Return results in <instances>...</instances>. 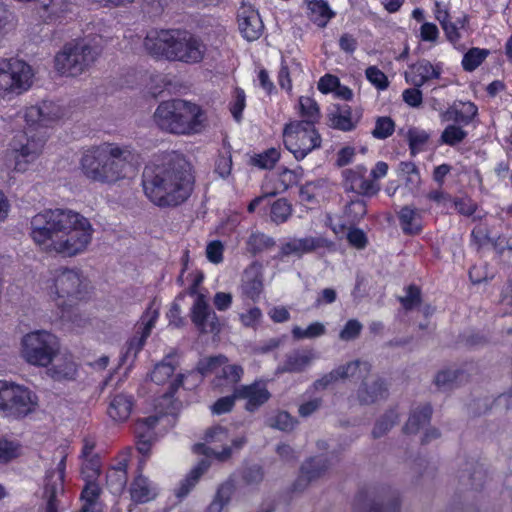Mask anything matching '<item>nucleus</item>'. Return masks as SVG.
<instances>
[{
	"label": "nucleus",
	"instance_id": "f257e3e1",
	"mask_svg": "<svg viewBox=\"0 0 512 512\" xmlns=\"http://www.w3.org/2000/svg\"><path fill=\"white\" fill-rule=\"evenodd\" d=\"M87 218L69 209H46L31 219L30 236L47 252L73 257L84 252L92 240Z\"/></svg>",
	"mask_w": 512,
	"mask_h": 512
},
{
	"label": "nucleus",
	"instance_id": "f03ea898",
	"mask_svg": "<svg viewBox=\"0 0 512 512\" xmlns=\"http://www.w3.org/2000/svg\"><path fill=\"white\" fill-rule=\"evenodd\" d=\"M195 185L192 166L179 155L158 165H146L142 174L145 197L159 208H175L186 202Z\"/></svg>",
	"mask_w": 512,
	"mask_h": 512
},
{
	"label": "nucleus",
	"instance_id": "7ed1b4c3",
	"mask_svg": "<svg viewBox=\"0 0 512 512\" xmlns=\"http://www.w3.org/2000/svg\"><path fill=\"white\" fill-rule=\"evenodd\" d=\"M145 52L153 59L180 62L187 65L201 63L207 46L197 35L185 29H152L143 40Z\"/></svg>",
	"mask_w": 512,
	"mask_h": 512
},
{
	"label": "nucleus",
	"instance_id": "20e7f679",
	"mask_svg": "<svg viewBox=\"0 0 512 512\" xmlns=\"http://www.w3.org/2000/svg\"><path fill=\"white\" fill-rule=\"evenodd\" d=\"M61 117L59 107L52 102L44 101L42 105L26 107L24 120L27 130L15 135L10 144L14 152L15 171L25 172L28 169L46 143L45 129Z\"/></svg>",
	"mask_w": 512,
	"mask_h": 512
},
{
	"label": "nucleus",
	"instance_id": "39448f33",
	"mask_svg": "<svg viewBox=\"0 0 512 512\" xmlns=\"http://www.w3.org/2000/svg\"><path fill=\"white\" fill-rule=\"evenodd\" d=\"M129 154L115 143L93 146L83 152L80 170L91 182L111 185L126 178Z\"/></svg>",
	"mask_w": 512,
	"mask_h": 512
},
{
	"label": "nucleus",
	"instance_id": "423d86ee",
	"mask_svg": "<svg viewBox=\"0 0 512 512\" xmlns=\"http://www.w3.org/2000/svg\"><path fill=\"white\" fill-rule=\"evenodd\" d=\"M156 125L165 132L175 135L200 133L206 122L203 108L183 99L162 101L154 113Z\"/></svg>",
	"mask_w": 512,
	"mask_h": 512
},
{
	"label": "nucleus",
	"instance_id": "0eeeda50",
	"mask_svg": "<svg viewBox=\"0 0 512 512\" xmlns=\"http://www.w3.org/2000/svg\"><path fill=\"white\" fill-rule=\"evenodd\" d=\"M48 289L50 297L60 310L61 318L70 319L72 309L90 298L88 283L77 269H55Z\"/></svg>",
	"mask_w": 512,
	"mask_h": 512
},
{
	"label": "nucleus",
	"instance_id": "6e6552de",
	"mask_svg": "<svg viewBox=\"0 0 512 512\" xmlns=\"http://www.w3.org/2000/svg\"><path fill=\"white\" fill-rule=\"evenodd\" d=\"M21 346L24 360L36 367H48L60 350L58 337L46 330L27 333L22 338Z\"/></svg>",
	"mask_w": 512,
	"mask_h": 512
},
{
	"label": "nucleus",
	"instance_id": "1a4fd4ad",
	"mask_svg": "<svg viewBox=\"0 0 512 512\" xmlns=\"http://www.w3.org/2000/svg\"><path fill=\"white\" fill-rule=\"evenodd\" d=\"M96 56L95 49L83 41L69 42L55 55V69L62 76L76 77L96 60Z\"/></svg>",
	"mask_w": 512,
	"mask_h": 512
},
{
	"label": "nucleus",
	"instance_id": "9d476101",
	"mask_svg": "<svg viewBox=\"0 0 512 512\" xmlns=\"http://www.w3.org/2000/svg\"><path fill=\"white\" fill-rule=\"evenodd\" d=\"M38 404V397L29 388L2 381L0 411L7 417L22 419L32 413Z\"/></svg>",
	"mask_w": 512,
	"mask_h": 512
},
{
	"label": "nucleus",
	"instance_id": "9b49d317",
	"mask_svg": "<svg viewBox=\"0 0 512 512\" xmlns=\"http://www.w3.org/2000/svg\"><path fill=\"white\" fill-rule=\"evenodd\" d=\"M353 512H399L400 499L390 487H369L360 490L352 502Z\"/></svg>",
	"mask_w": 512,
	"mask_h": 512
},
{
	"label": "nucleus",
	"instance_id": "f8f14e48",
	"mask_svg": "<svg viewBox=\"0 0 512 512\" xmlns=\"http://www.w3.org/2000/svg\"><path fill=\"white\" fill-rule=\"evenodd\" d=\"M283 143L297 160H301L320 146V134L316 127L289 121L283 128Z\"/></svg>",
	"mask_w": 512,
	"mask_h": 512
},
{
	"label": "nucleus",
	"instance_id": "ddd939ff",
	"mask_svg": "<svg viewBox=\"0 0 512 512\" xmlns=\"http://www.w3.org/2000/svg\"><path fill=\"white\" fill-rule=\"evenodd\" d=\"M33 70L24 60L0 59V91L21 94L32 85Z\"/></svg>",
	"mask_w": 512,
	"mask_h": 512
},
{
	"label": "nucleus",
	"instance_id": "4468645a",
	"mask_svg": "<svg viewBox=\"0 0 512 512\" xmlns=\"http://www.w3.org/2000/svg\"><path fill=\"white\" fill-rule=\"evenodd\" d=\"M200 280L195 279L186 291L189 296H195L190 309L191 322L201 334L219 333L221 325L217 314L210 308L206 296L198 292Z\"/></svg>",
	"mask_w": 512,
	"mask_h": 512
},
{
	"label": "nucleus",
	"instance_id": "2eb2a0df",
	"mask_svg": "<svg viewBox=\"0 0 512 512\" xmlns=\"http://www.w3.org/2000/svg\"><path fill=\"white\" fill-rule=\"evenodd\" d=\"M235 397H238V400H245L244 409L254 413L269 401L271 393L265 382L255 380L250 384H240L235 387Z\"/></svg>",
	"mask_w": 512,
	"mask_h": 512
},
{
	"label": "nucleus",
	"instance_id": "dca6fc26",
	"mask_svg": "<svg viewBox=\"0 0 512 512\" xmlns=\"http://www.w3.org/2000/svg\"><path fill=\"white\" fill-rule=\"evenodd\" d=\"M366 173L367 168L363 165L344 170L345 189L362 196L370 197L376 195L380 190V186L374 180L366 179Z\"/></svg>",
	"mask_w": 512,
	"mask_h": 512
},
{
	"label": "nucleus",
	"instance_id": "f3484780",
	"mask_svg": "<svg viewBox=\"0 0 512 512\" xmlns=\"http://www.w3.org/2000/svg\"><path fill=\"white\" fill-rule=\"evenodd\" d=\"M160 418L156 415L138 419L134 425L137 451L146 459L151 452L153 442L156 439L155 429Z\"/></svg>",
	"mask_w": 512,
	"mask_h": 512
},
{
	"label": "nucleus",
	"instance_id": "a211bd4d",
	"mask_svg": "<svg viewBox=\"0 0 512 512\" xmlns=\"http://www.w3.org/2000/svg\"><path fill=\"white\" fill-rule=\"evenodd\" d=\"M158 316V311L152 310L151 307H148L145 310V312L141 316V321L143 324L141 332L139 335L137 333L127 341L126 350L122 356V362H125L130 355H133L134 358L137 357L138 353L143 349L147 341V338L150 336L152 328L155 326Z\"/></svg>",
	"mask_w": 512,
	"mask_h": 512
},
{
	"label": "nucleus",
	"instance_id": "6ab92c4d",
	"mask_svg": "<svg viewBox=\"0 0 512 512\" xmlns=\"http://www.w3.org/2000/svg\"><path fill=\"white\" fill-rule=\"evenodd\" d=\"M238 28L241 36L249 42L258 40L264 29L259 12L252 6H243L237 14Z\"/></svg>",
	"mask_w": 512,
	"mask_h": 512
},
{
	"label": "nucleus",
	"instance_id": "aec40b11",
	"mask_svg": "<svg viewBox=\"0 0 512 512\" xmlns=\"http://www.w3.org/2000/svg\"><path fill=\"white\" fill-rule=\"evenodd\" d=\"M264 290L263 275L258 267L250 265L244 270L240 285L241 297L258 302Z\"/></svg>",
	"mask_w": 512,
	"mask_h": 512
},
{
	"label": "nucleus",
	"instance_id": "412c9836",
	"mask_svg": "<svg viewBox=\"0 0 512 512\" xmlns=\"http://www.w3.org/2000/svg\"><path fill=\"white\" fill-rule=\"evenodd\" d=\"M244 375V369L238 364H224L220 367L217 374L211 381V386L214 390L224 392L229 389H235L240 385Z\"/></svg>",
	"mask_w": 512,
	"mask_h": 512
},
{
	"label": "nucleus",
	"instance_id": "4be33fe9",
	"mask_svg": "<svg viewBox=\"0 0 512 512\" xmlns=\"http://www.w3.org/2000/svg\"><path fill=\"white\" fill-rule=\"evenodd\" d=\"M145 462L146 459L140 461L138 467L139 474L133 479L129 488L131 500L136 504H144L152 501L158 495L156 487L147 477L142 475Z\"/></svg>",
	"mask_w": 512,
	"mask_h": 512
},
{
	"label": "nucleus",
	"instance_id": "5701e85b",
	"mask_svg": "<svg viewBox=\"0 0 512 512\" xmlns=\"http://www.w3.org/2000/svg\"><path fill=\"white\" fill-rule=\"evenodd\" d=\"M371 365L366 361L354 360L341 365L322 377V386H327L339 379H347L351 377H365L369 374Z\"/></svg>",
	"mask_w": 512,
	"mask_h": 512
},
{
	"label": "nucleus",
	"instance_id": "b1692460",
	"mask_svg": "<svg viewBox=\"0 0 512 512\" xmlns=\"http://www.w3.org/2000/svg\"><path fill=\"white\" fill-rule=\"evenodd\" d=\"M405 73V79L415 87H421L431 79H438L441 75V67L434 66L430 61L422 59L409 67Z\"/></svg>",
	"mask_w": 512,
	"mask_h": 512
},
{
	"label": "nucleus",
	"instance_id": "393cba45",
	"mask_svg": "<svg viewBox=\"0 0 512 512\" xmlns=\"http://www.w3.org/2000/svg\"><path fill=\"white\" fill-rule=\"evenodd\" d=\"M135 405L134 397L126 393H115L110 396L107 407L108 416L115 422H125L130 417Z\"/></svg>",
	"mask_w": 512,
	"mask_h": 512
},
{
	"label": "nucleus",
	"instance_id": "a878e982",
	"mask_svg": "<svg viewBox=\"0 0 512 512\" xmlns=\"http://www.w3.org/2000/svg\"><path fill=\"white\" fill-rule=\"evenodd\" d=\"M320 245V239L313 237L292 238L283 242L276 258L283 259L289 256L301 257L315 250Z\"/></svg>",
	"mask_w": 512,
	"mask_h": 512
},
{
	"label": "nucleus",
	"instance_id": "bb28decb",
	"mask_svg": "<svg viewBox=\"0 0 512 512\" xmlns=\"http://www.w3.org/2000/svg\"><path fill=\"white\" fill-rule=\"evenodd\" d=\"M295 113L299 120H291L309 127H316L320 120V107L317 101L308 96H300L298 102L294 106Z\"/></svg>",
	"mask_w": 512,
	"mask_h": 512
},
{
	"label": "nucleus",
	"instance_id": "cd10ccee",
	"mask_svg": "<svg viewBox=\"0 0 512 512\" xmlns=\"http://www.w3.org/2000/svg\"><path fill=\"white\" fill-rule=\"evenodd\" d=\"M298 182V174L293 170L284 168L270 177L263 185V189L266 191V195L275 196L287 191Z\"/></svg>",
	"mask_w": 512,
	"mask_h": 512
},
{
	"label": "nucleus",
	"instance_id": "c85d7f7f",
	"mask_svg": "<svg viewBox=\"0 0 512 512\" xmlns=\"http://www.w3.org/2000/svg\"><path fill=\"white\" fill-rule=\"evenodd\" d=\"M388 389L385 382L377 377L371 381L363 380L358 389L357 396L361 404H373L378 400L385 399Z\"/></svg>",
	"mask_w": 512,
	"mask_h": 512
},
{
	"label": "nucleus",
	"instance_id": "c756f323",
	"mask_svg": "<svg viewBox=\"0 0 512 512\" xmlns=\"http://www.w3.org/2000/svg\"><path fill=\"white\" fill-rule=\"evenodd\" d=\"M320 477V458L313 456L301 465L300 473L291 487V492H301L314 480Z\"/></svg>",
	"mask_w": 512,
	"mask_h": 512
},
{
	"label": "nucleus",
	"instance_id": "7c9ffc66",
	"mask_svg": "<svg viewBox=\"0 0 512 512\" xmlns=\"http://www.w3.org/2000/svg\"><path fill=\"white\" fill-rule=\"evenodd\" d=\"M314 359L315 354L312 352V350H295L286 356L281 370L290 373L302 372L311 364L312 360Z\"/></svg>",
	"mask_w": 512,
	"mask_h": 512
},
{
	"label": "nucleus",
	"instance_id": "2f4dec72",
	"mask_svg": "<svg viewBox=\"0 0 512 512\" xmlns=\"http://www.w3.org/2000/svg\"><path fill=\"white\" fill-rule=\"evenodd\" d=\"M209 461L202 459L195 467H193L186 477L180 482L175 491V495L179 499L185 498L191 490L196 486L201 476L208 470Z\"/></svg>",
	"mask_w": 512,
	"mask_h": 512
},
{
	"label": "nucleus",
	"instance_id": "473e14b6",
	"mask_svg": "<svg viewBox=\"0 0 512 512\" xmlns=\"http://www.w3.org/2000/svg\"><path fill=\"white\" fill-rule=\"evenodd\" d=\"M276 245L273 237L262 231H252L246 239L245 249L251 256L260 255L263 252L271 250Z\"/></svg>",
	"mask_w": 512,
	"mask_h": 512
},
{
	"label": "nucleus",
	"instance_id": "72a5a7b5",
	"mask_svg": "<svg viewBox=\"0 0 512 512\" xmlns=\"http://www.w3.org/2000/svg\"><path fill=\"white\" fill-rule=\"evenodd\" d=\"M432 407L430 404H424L416 408L409 416L408 421L403 427L406 434H416L423 426L429 424L432 416Z\"/></svg>",
	"mask_w": 512,
	"mask_h": 512
},
{
	"label": "nucleus",
	"instance_id": "f704fd0d",
	"mask_svg": "<svg viewBox=\"0 0 512 512\" xmlns=\"http://www.w3.org/2000/svg\"><path fill=\"white\" fill-rule=\"evenodd\" d=\"M477 107L472 102L462 103L461 109L449 108L442 113L443 121H453L458 124L468 125L477 115Z\"/></svg>",
	"mask_w": 512,
	"mask_h": 512
},
{
	"label": "nucleus",
	"instance_id": "c9c22d12",
	"mask_svg": "<svg viewBox=\"0 0 512 512\" xmlns=\"http://www.w3.org/2000/svg\"><path fill=\"white\" fill-rule=\"evenodd\" d=\"M398 218L402 231L407 235L419 234L422 226L419 222L420 215L416 209L410 206H404L398 213Z\"/></svg>",
	"mask_w": 512,
	"mask_h": 512
},
{
	"label": "nucleus",
	"instance_id": "e433bc0d",
	"mask_svg": "<svg viewBox=\"0 0 512 512\" xmlns=\"http://www.w3.org/2000/svg\"><path fill=\"white\" fill-rule=\"evenodd\" d=\"M281 152L279 148L271 147L263 152L255 153L250 157V165L262 170H271L279 162Z\"/></svg>",
	"mask_w": 512,
	"mask_h": 512
},
{
	"label": "nucleus",
	"instance_id": "4c0bfd02",
	"mask_svg": "<svg viewBox=\"0 0 512 512\" xmlns=\"http://www.w3.org/2000/svg\"><path fill=\"white\" fill-rule=\"evenodd\" d=\"M49 376L55 381H72L78 374L77 364L71 359L53 365L48 369Z\"/></svg>",
	"mask_w": 512,
	"mask_h": 512
},
{
	"label": "nucleus",
	"instance_id": "58836bf2",
	"mask_svg": "<svg viewBox=\"0 0 512 512\" xmlns=\"http://www.w3.org/2000/svg\"><path fill=\"white\" fill-rule=\"evenodd\" d=\"M292 204L286 198H279L270 204L269 218L276 225L286 223L292 216Z\"/></svg>",
	"mask_w": 512,
	"mask_h": 512
},
{
	"label": "nucleus",
	"instance_id": "ea45409f",
	"mask_svg": "<svg viewBox=\"0 0 512 512\" xmlns=\"http://www.w3.org/2000/svg\"><path fill=\"white\" fill-rule=\"evenodd\" d=\"M234 491V484L232 481L222 483L216 492V495L205 512H222L223 508L230 502L231 496Z\"/></svg>",
	"mask_w": 512,
	"mask_h": 512
},
{
	"label": "nucleus",
	"instance_id": "a19ab883",
	"mask_svg": "<svg viewBox=\"0 0 512 512\" xmlns=\"http://www.w3.org/2000/svg\"><path fill=\"white\" fill-rule=\"evenodd\" d=\"M231 145L228 141L224 140L222 150L219 152L215 160L214 172L222 178H227L232 170V153Z\"/></svg>",
	"mask_w": 512,
	"mask_h": 512
},
{
	"label": "nucleus",
	"instance_id": "79ce46f5",
	"mask_svg": "<svg viewBox=\"0 0 512 512\" xmlns=\"http://www.w3.org/2000/svg\"><path fill=\"white\" fill-rule=\"evenodd\" d=\"M227 362L228 358L225 355L209 356L198 361L196 370L202 377H206L210 374L216 375L220 367Z\"/></svg>",
	"mask_w": 512,
	"mask_h": 512
},
{
	"label": "nucleus",
	"instance_id": "37998d69",
	"mask_svg": "<svg viewBox=\"0 0 512 512\" xmlns=\"http://www.w3.org/2000/svg\"><path fill=\"white\" fill-rule=\"evenodd\" d=\"M330 126L342 131H351L354 129V124L351 120V111L348 105L338 107L335 113L328 115Z\"/></svg>",
	"mask_w": 512,
	"mask_h": 512
},
{
	"label": "nucleus",
	"instance_id": "c03bdc74",
	"mask_svg": "<svg viewBox=\"0 0 512 512\" xmlns=\"http://www.w3.org/2000/svg\"><path fill=\"white\" fill-rule=\"evenodd\" d=\"M409 144L411 155L415 156L418 152L424 149V146L429 141L430 135L425 130L411 127L406 134Z\"/></svg>",
	"mask_w": 512,
	"mask_h": 512
},
{
	"label": "nucleus",
	"instance_id": "a18cd8bd",
	"mask_svg": "<svg viewBox=\"0 0 512 512\" xmlns=\"http://www.w3.org/2000/svg\"><path fill=\"white\" fill-rule=\"evenodd\" d=\"M469 469H466L460 475V480L469 484L472 489H479L483 486L486 479V472L482 465L471 464Z\"/></svg>",
	"mask_w": 512,
	"mask_h": 512
},
{
	"label": "nucleus",
	"instance_id": "49530a36",
	"mask_svg": "<svg viewBox=\"0 0 512 512\" xmlns=\"http://www.w3.org/2000/svg\"><path fill=\"white\" fill-rule=\"evenodd\" d=\"M320 193L319 181L306 182L300 187L299 199L300 203L311 209L318 203V195Z\"/></svg>",
	"mask_w": 512,
	"mask_h": 512
},
{
	"label": "nucleus",
	"instance_id": "de8ad7c7",
	"mask_svg": "<svg viewBox=\"0 0 512 512\" xmlns=\"http://www.w3.org/2000/svg\"><path fill=\"white\" fill-rule=\"evenodd\" d=\"M81 476L83 480H98L101 474L102 462L98 454L82 458Z\"/></svg>",
	"mask_w": 512,
	"mask_h": 512
},
{
	"label": "nucleus",
	"instance_id": "09e8293b",
	"mask_svg": "<svg viewBox=\"0 0 512 512\" xmlns=\"http://www.w3.org/2000/svg\"><path fill=\"white\" fill-rule=\"evenodd\" d=\"M128 475L123 470L109 468L106 473V486L112 494H121L126 487Z\"/></svg>",
	"mask_w": 512,
	"mask_h": 512
},
{
	"label": "nucleus",
	"instance_id": "8fccbe9b",
	"mask_svg": "<svg viewBox=\"0 0 512 512\" xmlns=\"http://www.w3.org/2000/svg\"><path fill=\"white\" fill-rule=\"evenodd\" d=\"M399 416L395 410L387 411L383 416H381L372 430L373 438H380L384 436L397 422Z\"/></svg>",
	"mask_w": 512,
	"mask_h": 512
},
{
	"label": "nucleus",
	"instance_id": "3c124183",
	"mask_svg": "<svg viewBox=\"0 0 512 512\" xmlns=\"http://www.w3.org/2000/svg\"><path fill=\"white\" fill-rule=\"evenodd\" d=\"M489 50L480 48H471L462 59V66L465 71L472 72L486 59Z\"/></svg>",
	"mask_w": 512,
	"mask_h": 512
},
{
	"label": "nucleus",
	"instance_id": "603ef678",
	"mask_svg": "<svg viewBox=\"0 0 512 512\" xmlns=\"http://www.w3.org/2000/svg\"><path fill=\"white\" fill-rule=\"evenodd\" d=\"M246 107V94L245 91L236 87L233 90L232 100L229 103V111L236 122H240L243 118V111Z\"/></svg>",
	"mask_w": 512,
	"mask_h": 512
},
{
	"label": "nucleus",
	"instance_id": "864d4df0",
	"mask_svg": "<svg viewBox=\"0 0 512 512\" xmlns=\"http://www.w3.org/2000/svg\"><path fill=\"white\" fill-rule=\"evenodd\" d=\"M492 246L500 258L512 265V235H500L493 239Z\"/></svg>",
	"mask_w": 512,
	"mask_h": 512
},
{
	"label": "nucleus",
	"instance_id": "5fc2aeb1",
	"mask_svg": "<svg viewBox=\"0 0 512 512\" xmlns=\"http://www.w3.org/2000/svg\"><path fill=\"white\" fill-rule=\"evenodd\" d=\"M242 481L247 486H257L264 479V469L261 465L252 464L245 466L240 472Z\"/></svg>",
	"mask_w": 512,
	"mask_h": 512
},
{
	"label": "nucleus",
	"instance_id": "6e6d98bb",
	"mask_svg": "<svg viewBox=\"0 0 512 512\" xmlns=\"http://www.w3.org/2000/svg\"><path fill=\"white\" fill-rule=\"evenodd\" d=\"M405 291L406 295L399 297L398 300L406 311H410L421 304L422 293L421 289L414 284H411L408 287H406Z\"/></svg>",
	"mask_w": 512,
	"mask_h": 512
},
{
	"label": "nucleus",
	"instance_id": "4d7b16f0",
	"mask_svg": "<svg viewBox=\"0 0 512 512\" xmlns=\"http://www.w3.org/2000/svg\"><path fill=\"white\" fill-rule=\"evenodd\" d=\"M299 9L301 17L320 27V0H303Z\"/></svg>",
	"mask_w": 512,
	"mask_h": 512
},
{
	"label": "nucleus",
	"instance_id": "13d9d810",
	"mask_svg": "<svg viewBox=\"0 0 512 512\" xmlns=\"http://www.w3.org/2000/svg\"><path fill=\"white\" fill-rule=\"evenodd\" d=\"M298 420L287 411H279L270 419V426L284 432L292 431Z\"/></svg>",
	"mask_w": 512,
	"mask_h": 512
},
{
	"label": "nucleus",
	"instance_id": "bf43d9fd",
	"mask_svg": "<svg viewBox=\"0 0 512 512\" xmlns=\"http://www.w3.org/2000/svg\"><path fill=\"white\" fill-rule=\"evenodd\" d=\"M400 172L405 175V183L410 189L417 188L421 183L419 170L414 162H400Z\"/></svg>",
	"mask_w": 512,
	"mask_h": 512
},
{
	"label": "nucleus",
	"instance_id": "052dcab7",
	"mask_svg": "<svg viewBox=\"0 0 512 512\" xmlns=\"http://www.w3.org/2000/svg\"><path fill=\"white\" fill-rule=\"evenodd\" d=\"M175 372V366L171 363L161 362L155 365L153 368L150 378L151 381L161 385L167 382Z\"/></svg>",
	"mask_w": 512,
	"mask_h": 512
},
{
	"label": "nucleus",
	"instance_id": "680f3d73",
	"mask_svg": "<svg viewBox=\"0 0 512 512\" xmlns=\"http://www.w3.org/2000/svg\"><path fill=\"white\" fill-rule=\"evenodd\" d=\"M467 136V132L456 125H448L442 132L440 140L449 146L461 143Z\"/></svg>",
	"mask_w": 512,
	"mask_h": 512
},
{
	"label": "nucleus",
	"instance_id": "e2e57ef3",
	"mask_svg": "<svg viewBox=\"0 0 512 512\" xmlns=\"http://www.w3.org/2000/svg\"><path fill=\"white\" fill-rule=\"evenodd\" d=\"M394 130L395 123L392 118L381 116L376 119L372 135L376 139H386L393 134Z\"/></svg>",
	"mask_w": 512,
	"mask_h": 512
},
{
	"label": "nucleus",
	"instance_id": "0e129e2a",
	"mask_svg": "<svg viewBox=\"0 0 512 512\" xmlns=\"http://www.w3.org/2000/svg\"><path fill=\"white\" fill-rule=\"evenodd\" d=\"M237 400L238 397H235V389H233L232 394L218 398L211 405V413L213 415H223L229 413L234 409L235 402Z\"/></svg>",
	"mask_w": 512,
	"mask_h": 512
},
{
	"label": "nucleus",
	"instance_id": "69168bd1",
	"mask_svg": "<svg viewBox=\"0 0 512 512\" xmlns=\"http://www.w3.org/2000/svg\"><path fill=\"white\" fill-rule=\"evenodd\" d=\"M85 485L81 491L80 498L84 503L96 505L102 489L99 486L97 480H84Z\"/></svg>",
	"mask_w": 512,
	"mask_h": 512
},
{
	"label": "nucleus",
	"instance_id": "338daca9",
	"mask_svg": "<svg viewBox=\"0 0 512 512\" xmlns=\"http://www.w3.org/2000/svg\"><path fill=\"white\" fill-rule=\"evenodd\" d=\"M345 214L351 223L359 222L367 214V205L364 200L350 201L345 208Z\"/></svg>",
	"mask_w": 512,
	"mask_h": 512
},
{
	"label": "nucleus",
	"instance_id": "774afa93",
	"mask_svg": "<svg viewBox=\"0 0 512 512\" xmlns=\"http://www.w3.org/2000/svg\"><path fill=\"white\" fill-rule=\"evenodd\" d=\"M277 82L279 87L284 90L289 97L293 95L291 72L287 62L283 58L277 73Z\"/></svg>",
	"mask_w": 512,
	"mask_h": 512
}]
</instances>
